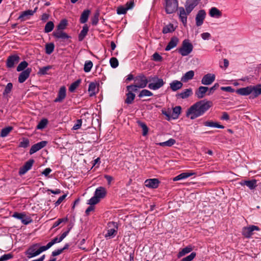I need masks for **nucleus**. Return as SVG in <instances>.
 Listing matches in <instances>:
<instances>
[{"mask_svg": "<svg viewBox=\"0 0 261 261\" xmlns=\"http://www.w3.org/2000/svg\"><path fill=\"white\" fill-rule=\"evenodd\" d=\"M213 106L211 101L202 100L191 106L186 111V116L193 120L203 115Z\"/></svg>", "mask_w": 261, "mask_h": 261, "instance_id": "nucleus-1", "label": "nucleus"}, {"mask_svg": "<svg viewBox=\"0 0 261 261\" xmlns=\"http://www.w3.org/2000/svg\"><path fill=\"white\" fill-rule=\"evenodd\" d=\"M148 87L150 90H157L162 87L165 84L163 79L158 76H150L148 77Z\"/></svg>", "mask_w": 261, "mask_h": 261, "instance_id": "nucleus-2", "label": "nucleus"}, {"mask_svg": "<svg viewBox=\"0 0 261 261\" xmlns=\"http://www.w3.org/2000/svg\"><path fill=\"white\" fill-rule=\"evenodd\" d=\"M118 224L114 222H109L107 224V232L104 234L107 240L114 238L118 232Z\"/></svg>", "mask_w": 261, "mask_h": 261, "instance_id": "nucleus-3", "label": "nucleus"}, {"mask_svg": "<svg viewBox=\"0 0 261 261\" xmlns=\"http://www.w3.org/2000/svg\"><path fill=\"white\" fill-rule=\"evenodd\" d=\"M193 46L188 39H185L180 48L177 49L178 52L182 56L189 55L193 50Z\"/></svg>", "mask_w": 261, "mask_h": 261, "instance_id": "nucleus-4", "label": "nucleus"}, {"mask_svg": "<svg viewBox=\"0 0 261 261\" xmlns=\"http://www.w3.org/2000/svg\"><path fill=\"white\" fill-rule=\"evenodd\" d=\"M177 7V0H166L165 11L167 14H172L175 12Z\"/></svg>", "mask_w": 261, "mask_h": 261, "instance_id": "nucleus-5", "label": "nucleus"}, {"mask_svg": "<svg viewBox=\"0 0 261 261\" xmlns=\"http://www.w3.org/2000/svg\"><path fill=\"white\" fill-rule=\"evenodd\" d=\"M39 243H35L30 246L28 249L25 251V254L27 256L28 258H31L39 255L38 252Z\"/></svg>", "mask_w": 261, "mask_h": 261, "instance_id": "nucleus-6", "label": "nucleus"}, {"mask_svg": "<svg viewBox=\"0 0 261 261\" xmlns=\"http://www.w3.org/2000/svg\"><path fill=\"white\" fill-rule=\"evenodd\" d=\"M134 83L139 88H144L146 87L148 83V77L147 78L143 74L138 75L134 79Z\"/></svg>", "mask_w": 261, "mask_h": 261, "instance_id": "nucleus-7", "label": "nucleus"}, {"mask_svg": "<svg viewBox=\"0 0 261 261\" xmlns=\"http://www.w3.org/2000/svg\"><path fill=\"white\" fill-rule=\"evenodd\" d=\"M191 12H189L183 7H179L178 9V14L180 21L184 26H186L187 22V16Z\"/></svg>", "mask_w": 261, "mask_h": 261, "instance_id": "nucleus-8", "label": "nucleus"}, {"mask_svg": "<svg viewBox=\"0 0 261 261\" xmlns=\"http://www.w3.org/2000/svg\"><path fill=\"white\" fill-rule=\"evenodd\" d=\"M259 230V228L258 226L251 225L249 227H244L242 230V234L245 238H249L253 234V231Z\"/></svg>", "mask_w": 261, "mask_h": 261, "instance_id": "nucleus-9", "label": "nucleus"}, {"mask_svg": "<svg viewBox=\"0 0 261 261\" xmlns=\"http://www.w3.org/2000/svg\"><path fill=\"white\" fill-rule=\"evenodd\" d=\"M37 9L38 7H36L33 10H28L22 12L19 16L18 19L20 20L21 21H23L28 19L29 18L30 16H33L34 13L36 12Z\"/></svg>", "mask_w": 261, "mask_h": 261, "instance_id": "nucleus-10", "label": "nucleus"}, {"mask_svg": "<svg viewBox=\"0 0 261 261\" xmlns=\"http://www.w3.org/2000/svg\"><path fill=\"white\" fill-rule=\"evenodd\" d=\"M134 5V2L132 1L127 2L125 6L118 7L117 9V13L119 15L125 14L127 12V10L133 8Z\"/></svg>", "mask_w": 261, "mask_h": 261, "instance_id": "nucleus-11", "label": "nucleus"}, {"mask_svg": "<svg viewBox=\"0 0 261 261\" xmlns=\"http://www.w3.org/2000/svg\"><path fill=\"white\" fill-rule=\"evenodd\" d=\"M215 80V75L212 73H207L204 75L201 79V84L204 85H210Z\"/></svg>", "mask_w": 261, "mask_h": 261, "instance_id": "nucleus-12", "label": "nucleus"}, {"mask_svg": "<svg viewBox=\"0 0 261 261\" xmlns=\"http://www.w3.org/2000/svg\"><path fill=\"white\" fill-rule=\"evenodd\" d=\"M20 60V58L16 55L9 56L7 60V66L8 68H12L17 64Z\"/></svg>", "mask_w": 261, "mask_h": 261, "instance_id": "nucleus-13", "label": "nucleus"}, {"mask_svg": "<svg viewBox=\"0 0 261 261\" xmlns=\"http://www.w3.org/2000/svg\"><path fill=\"white\" fill-rule=\"evenodd\" d=\"M34 163V160L30 159L28 160L24 165L19 169V175L24 174L28 171L30 170Z\"/></svg>", "mask_w": 261, "mask_h": 261, "instance_id": "nucleus-14", "label": "nucleus"}, {"mask_svg": "<svg viewBox=\"0 0 261 261\" xmlns=\"http://www.w3.org/2000/svg\"><path fill=\"white\" fill-rule=\"evenodd\" d=\"M47 144V142L42 141L33 145L30 149V154H33L38 150H40Z\"/></svg>", "mask_w": 261, "mask_h": 261, "instance_id": "nucleus-15", "label": "nucleus"}, {"mask_svg": "<svg viewBox=\"0 0 261 261\" xmlns=\"http://www.w3.org/2000/svg\"><path fill=\"white\" fill-rule=\"evenodd\" d=\"M66 96V89L65 87H61L58 92V96L54 100L55 102H61L65 99Z\"/></svg>", "mask_w": 261, "mask_h": 261, "instance_id": "nucleus-16", "label": "nucleus"}, {"mask_svg": "<svg viewBox=\"0 0 261 261\" xmlns=\"http://www.w3.org/2000/svg\"><path fill=\"white\" fill-rule=\"evenodd\" d=\"M205 16L206 13L204 10H200L198 12L195 18L197 26L199 27L202 24Z\"/></svg>", "mask_w": 261, "mask_h": 261, "instance_id": "nucleus-17", "label": "nucleus"}, {"mask_svg": "<svg viewBox=\"0 0 261 261\" xmlns=\"http://www.w3.org/2000/svg\"><path fill=\"white\" fill-rule=\"evenodd\" d=\"M32 71V69L28 68L22 71L18 76V82L20 83H23L29 77Z\"/></svg>", "mask_w": 261, "mask_h": 261, "instance_id": "nucleus-18", "label": "nucleus"}, {"mask_svg": "<svg viewBox=\"0 0 261 261\" xmlns=\"http://www.w3.org/2000/svg\"><path fill=\"white\" fill-rule=\"evenodd\" d=\"M160 183L159 180L157 178H151L146 179L145 181V186L147 187L155 189L158 187Z\"/></svg>", "mask_w": 261, "mask_h": 261, "instance_id": "nucleus-19", "label": "nucleus"}, {"mask_svg": "<svg viewBox=\"0 0 261 261\" xmlns=\"http://www.w3.org/2000/svg\"><path fill=\"white\" fill-rule=\"evenodd\" d=\"M200 0H187L185 8L188 11L192 12L194 8L198 5Z\"/></svg>", "mask_w": 261, "mask_h": 261, "instance_id": "nucleus-20", "label": "nucleus"}, {"mask_svg": "<svg viewBox=\"0 0 261 261\" xmlns=\"http://www.w3.org/2000/svg\"><path fill=\"white\" fill-rule=\"evenodd\" d=\"M252 93L250 97L252 98H256L261 95V84H258L256 86H251Z\"/></svg>", "mask_w": 261, "mask_h": 261, "instance_id": "nucleus-21", "label": "nucleus"}, {"mask_svg": "<svg viewBox=\"0 0 261 261\" xmlns=\"http://www.w3.org/2000/svg\"><path fill=\"white\" fill-rule=\"evenodd\" d=\"M107 194V190L103 187H98L94 192V195L99 199L103 198Z\"/></svg>", "mask_w": 261, "mask_h": 261, "instance_id": "nucleus-22", "label": "nucleus"}, {"mask_svg": "<svg viewBox=\"0 0 261 261\" xmlns=\"http://www.w3.org/2000/svg\"><path fill=\"white\" fill-rule=\"evenodd\" d=\"M208 88L207 87L200 86L195 92V96L198 98H202L204 97Z\"/></svg>", "mask_w": 261, "mask_h": 261, "instance_id": "nucleus-23", "label": "nucleus"}, {"mask_svg": "<svg viewBox=\"0 0 261 261\" xmlns=\"http://www.w3.org/2000/svg\"><path fill=\"white\" fill-rule=\"evenodd\" d=\"M54 36L62 40H65L70 38V36L62 31H56L53 33Z\"/></svg>", "mask_w": 261, "mask_h": 261, "instance_id": "nucleus-24", "label": "nucleus"}, {"mask_svg": "<svg viewBox=\"0 0 261 261\" xmlns=\"http://www.w3.org/2000/svg\"><path fill=\"white\" fill-rule=\"evenodd\" d=\"M236 93L241 95H248L252 93L251 86L240 88L236 91Z\"/></svg>", "mask_w": 261, "mask_h": 261, "instance_id": "nucleus-25", "label": "nucleus"}, {"mask_svg": "<svg viewBox=\"0 0 261 261\" xmlns=\"http://www.w3.org/2000/svg\"><path fill=\"white\" fill-rule=\"evenodd\" d=\"M178 41H179L177 37H172L171 38L169 42L168 43V45L166 46V47L165 48V50L169 51V50H171V49L173 48L174 47H175V46H176V45L178 44Z\"/></svg>", "mask_w": 261, "mask_h": 261, "instance_id": "nucleus-26", "label": "nucleus"}, {"mask_svg": "<svg viewBox=\"0 0 261 261\" xmlns=\"http://www.w3.org/2000/svg\"><path fill=\"white\" fill-rule=\"evenodd\" d=\"M195 173L193 172H183L180 173V174L178 175L177 176L174 177L173 178V181H177L180 180L182 179H186L190 176H191L193 175H194Z\"/></svg>", "mask_w": 261, "mask_h": 261, "instance_id": "nucleus-27", "label": "nucleus"}, {"mask_svg": "<svg viewBox=\"0 0 261 261\" xmlns=\"http://www.w3.org/2000/svg\"><path fill=\"white\" fill-rule=\"evenodd\" d=\"M193 94V91L191 88L186 89L184 90L181 93L176 95L177 97H179L182 99H185Z\"/></svg>", "mask_w": 261, "mask_h": 261, "instance_id": "nucleus-28", "label": "nucleus"}, {"mask_svg": "<svg viewBox=\"0 0 261 261\" xmlns=\"http://www.w3.org/2000/svg\"><path fill=\"white\" fill-rule=\"evenodd\" d=\"M182 86V83L177 80H174L170 83V87L173 91H176L181 89Z\"/></svg>", "mask_w": 261, "mask_h": 261, "instance_id": "nucleus-29", "label": "nucleus"}, {"mask_svg": "<svg viewBox=\"0 0 261 261\" xmlns=\"http://www.w3.org/2000/svg\"><path fill=\"white\" fill-rule=\"evenodd\" d=\"M242 186H246L250 190H253L257 186L256 180L255 179L250 180H244L240 183Z\"/></svg>", "mask_w": 261, "mask_h": 261, "instance_id": "nucleus-30", "label": "nucleus"}, {"mask_svg": "<svg viewBox=\"0 0 261 261\" xmlns=\"http://www.w3.org/2000/svg\"><path fill=\"white\" fill-rule=\"evenodd\" d=\"M209 15L212 17L220 18L222 16V12L217 8L212 7L209 11Z\"/></svg>", "mask_w": 261, "mask_h": 261, "instance_id": "nucleus-31", "label": "nucleus"}, {"mask_svg": "<svg viewBox=\"0 0 261 261\" xmlns=\"http://www.w3.org/2000/svg\"><path fill=\"white\" fill-rule=\"evenodd\" d=\"M194 75V72L193 70H190L187 72L181 78V81L183 82H187L192 80Z\"/></svg>", "mask_w": 261, "mask_h": 261, "instance_id": "nucleus-32", "label": "nucleus"}, {"mask_svg": "<svg viewBox=\"0 0 261 261\" xmlns=\"http://www.w3.org/2000/svg\"><path fill=\"white\" fill-rule=\"evenodd\" d=\"M193 250V248L191 246L189 245L184 248H182L178 253L177 257L180 258L182 256L185 255L186 254L190 253Z\"/></svg>", "mask_w": 261, "mask_h": 261, "instance_id": "nucleus-33", "label": "nucleus"}, {"mask_svg": "<svg viewBox=\"0 0 261 261\" xmlns=\"http://www.w3.org/2000/svg\"><path fill=\"white\" fill-rule=\"evenodd\" d=\"M90 13V11L88 9L83 12L80 19L81 23H85L87 21Z\"/></svg>", "mask_w": 261, "mask_h": 261, "instance_id": "nucleus-34", "label": "nucleus"}, {"mask_svg": "<svg viewBox=\"0 0 261 261\" xmlns=\"http://www.w3.org/2000/svg\"><path fill=\"white\" fill-rule=\"evenodd\" d=\"M175 143H176V141L175 139L170 138L168 140H167L165 142H160V143H157L156 144L159 146H162V147H165V146L171 147L174 144H175Z\"/></svg>", "mask_w": 261, "mask_h": 261, "instance_id": "nucleus-35", "label": "nucleus"}, {"mask_svg": "<svg viewBox=\"0 0 261 261\" xmlns=\"http://www.w3.org/2000/svg\"><path fill=\"white\" fill-rule=\"evenodd\" d=\"M181 108L180 106H176L173 108L172 113V119H177L181 113Z\"/></svg>", "mask_w": 261, "mask_h": 261, "instance_id": "nucleus-36", "label": "nucleus"}, {"mask_svg": "<svg viewBox=\"0 0 261 261\" xmlns=\"http://www.w3.org/2000/svg\"><path fill=\"white\" fill-rule=\"evenodd\" d=\"M88 31V28L87 25H85L83 27V29L82 31H81L79 35V41H82L86 35L87 34Z\"/></svg>", "mask_w": 261, "mask_h": 261, "instance_id": "nucleus-37", "label": "nucleus"}, {"mask_svg": "<svg viewBox=\"0 0 261 261\" xmlns=\"http://www.w3.org/2000/svg\"><path fill=\"white\" fill-rule=\"evenodd\" d=\"M204 125L206 126L216 127L218 128H224V126L220 125L217 122L213 121H206L204 123Z\"/></svg>", "mask_w": 261, "mask_h": 261, "instance_id": "nucleus-38", "label": "nucleus"}, {"mask_svg": "<svg viewBox=\"0 0 261 261\" xmlns=\"http://www.w3.org/2000/svg\"><path fill=\"white\" fill-rule=\"evenodd\" d=\"M68 24V21L66 19H63L60 21L57 26L56 31H62L66 29Z\"/></svg>", "mask_w": 261, "mask_h": 261, "instance_id": "nucleus-39", "label": "nucleus"}, {"mask_svg": "<svg viewBox=\"0 0 261 261\" xmlns=\"http://www.w3.org/2000/svg\"><path fill=\"white\" fill-rule=\"evenodd\" d=\"M135 97V94L132 92H128L126 94V98L125 100V102L127 104H131Z\"/></svg>", "mask_w": 261, "mask_h": 261, "instance_id": "nucleus-40", "label": "nucleus"}, {"mask_svg": "<svg viewBox=\"0 0 261 261\" xmlns=\"http://www.w3.org/2000/svg\"><path fill=\"white\" fill-rule=\"evenodd\" d=\"M13 127L8 126L3 128L1 130V136L2 137H5L8 135V134L12 130Z\"/></svg>", "mask_w": 261, "mask_h": 261, "instance_id": "nucleus-41", "label": "nucleus"}, {"mask_svg": "<svg viewBox=\"0 0 261 261\" xmlns=\"http://www.w3.org/2000/svg\"><path fill=\"white\" fill-rule=\"evenodd\" d=\"M54 28V24L53 21H48L45 25L44 32L48 33L51 32Z\"/></svg>", "mask_w": 261, "mask_h": 261, "instance_id": "nucleus-42", "label": "nucleus"}, {"mask_svg": "<svg viewBox=\"0 0 261 261\" xmlns=\"http://www.w3.org/2000/svg\"><path fill=\"white\" fill-rule=\"evenodd\" d=\"M55 48V45L53 43H47L45 45V53L47 55L51 54Z\"/></svg>", "mask_w": 261, "mask_h": 261, "instance_id": "nucleus-43", "label": "nucleus"}, {"mask_svg": "<svg viewBox=\"0 0 261 261\" xmlns=\"http://www.w3.org/2000/svg\"><path fill=\"white\" fill-rule=\"evenodd\" d=\"M174 31V27L172 24H169L165 26L162 30V32L164 34H167L168 33L172 32Z\"/></svg>", "mask_w": 261, "mask_h": 261, "instance_id": "nucleus-44", "label": "nucleus"}, {"mask_svg": "<svg viewBox=\"0 0 261 261\" xmlns=\"http://www.w3.org/2000/svg\"><path fill=\"white\" fill-rule=\"evenodd\" d=\"M152 95L153 93L151 91L147 89H143L140 91L138 96L141 98L145 96H151Z\"/></svg>", "mask_w": 261, "mask_h": 261, "instance_id": "nucleus-45", "label": "nucleus"}, {"mask_svg": "<svg viewBox=\"0 0 261 261\" xmlns=\"http://www.w3.org/2000/svg\"><path fill=\"white\" fill-rule=\"evenodd\" d=\"M52 68L51 66L48 65L46 66L40 68L38 72V74L40 75H45L48 74L47 71Z\"/></svg>", "mask_w": 261, "mask_h": 261, "instance_id": "nucleus-46", "label": "nucleus"}, {"mask_svg": "<svg viewBox=\"0 0 261 261\" xmlns=\"http://www.w3.org/2000/svg\"><path fill=\"white\" fill-rule=\"evenodd\" d=\"M96 85L94 83H91L89 85L88 91L90 96L95 95Z\"/></svg>", "mask_w": 261, "mask_h": 261, "instance_id": "nucleus-47", "label": "nucleus"}, {"mask_svg": "<svg viewBox=\"0 0 261 261\" xmlns=\"http://www.w3.org/2000/svg\"><path fill=\"white\" fill-rule=\"evenodd\" d=\"M93 66V63L91 61H86L84 64V70L85 72H89L90 71Z\"/></svg>", "mask_w": 261, "mask_h": 261, "instance_id": "nucleus-48", "label": "nucleus"}, {"mask_svg": "<svg viewBox=\"0 0 261 261\" xmlns=\"http://www.w3.org/2000/svg\"><path fill=\"white\" fill-rule=\"evenodd\" d=\"M138 124L139 125V126L142 128V130H143L142 135L144 136H146L148 134V127L147 126L146 124L144 123V122H142L141 121H138Z\"/></svg>", "mask_w": 261, "mask_h": 261, "instance_id": "nucleus-49", "label": "nucleus"}, {"mask_svg": "<svg viewBox=\"0 0 261 261\" xmlns=\"http://www.w3.org/2000/svg\"><path fill=\"white\" fill-rule=\"evenodd\" d=\"M48 123V120L47 119H42L38 123L37 126V128L38 129H42L46 126Z\"/></svg>", "mask_w": 261, "mask_h": 261, "instance_id": "nucleus-50", "label": "nucleus"}, {"mask_svg": "<svg viewBox=\"0 0 261 261\" xmlns=\"http://www.w3.org/2000/svg\"><path fill=\"white\" fill-rule=\"evenodd\" d=\"M81 82V80L79 79L72 83L69 88V90L71 92H73L78 87Z\"/></svg>", "mask_w": 261, "mask_h": 261, "instance_id": "nucleus-51", "label": "nucleus"}, {"mask_svg": "<svg viewBox=\"0 0 261 261\" xmlns=\"http://www.w3.org/2000/svg\"><path fill=\"white\" fill-rule=\"evenodd\" d=\"M28 66V63L25 61H23L19 64L17 67V71H23Z\"/></svg>", "mask_w": 261, "mask_h": 261, "instance_id": "nucleus-52", "label": "nucleus"}, {"mask_svg": "<svg viewBox=\"0 0 261 261\" xmlns=\"http://www.w3.org/2000/svg\"><path fill=\"white\" fill-rule=\"evenodd\" d=\"M13 87V85L11 83H9L6 85L5 89L3 92V96H6L11 91Z\"/></svg>", "mask_w": 261, "mask_h": 261, "instance_id": "nucleus-53", "label": "nucleus"}, {"mask_svg": "<svg viewBox=\"0 0 261 261\" xmlns=\"http://www.w3.org/2000/svg\"><path fill=\"white\" fill-rule=\"evenodd\" d=\"M30 141L28 139L23 138L22 140L19 143V147L27 148L29 146Z\"/></svg>", "mask_w": 261, "mask_h": 261, "instance_id": "nucleus-54", "label": "nucleus"}, {"mask_svg": "<svg viewBox=\"0 0 261 261\" xmlns=\"http://www.w3.org/2000/svg\"><path fill=\"white\" fill-rule=\"evenodd\" d=\"M99 13L98 11L96 12L93 17L92 18V24L94 25H96L99 20Z\"/></svg>", "mask_w": 261, "mask_h": 261, "instance_id": "nucleus-55", "label": "nucleus"}, {"mask_svg": "<svg viewBox=\"0 0 261 261\" xmlns=\"http://www.w3.org/2000/svg\"><path fill=\"white\" fill-rule=\"evenodd\" d=\"M100 200L94 195L89 200L88 204L91 205H95L99 202Z\"/></svg>", "mask_w": 261, "mask_h": 261, "instance_id": "nucleus-56", "label": "nucleus"}, {"mask_svg": "<svg viewBox=\"0 0 261 261\" xmlns=\"http://www.w3.org/2000/svg\"><path fill=\"white\" fill-rule=\"evenodd\" d=\"M12 217L16 219L21 220V222H22L23 219L24 218V217H25V214L24 213H19L17 212H15L12 215Z\"/></svg>", "mask_w": 261, "mask_h": 261, "instance_id": "nucleus-57", "label": "nucleus"}, {"mask_svg": "<svg viewBox=\"0 0 261 261\" xmlns=\"http://www.w3.org/2000/svg\"><path fill=\"white\" fill-rule=\"evenodd\" d=\"M110 63L111 67L113 68H115L118 67L119 63L118 60L114 57L111 58L110 60Z\"/></svg>", "mask_w": 261, "mask_h": 261, "instance_id": "nucleus-58", "label": "nucleus"}, {"mask_svg": "<svg viewBox=\"0 0 261 261\" xmlns=\"http://www.w3.org/2000/svg\"><path fill=\"white\" fill-rule=\"evenodd\" d=\"M196 255V253L193 252L189 255L183 258L181 261H191L195 257Z\"/></svg>", "mask_w": 261, "mask_h": 261, "instance_id": "nucleus-59", "label": "nucleus"}, {"mask_svg": "<svg viewBox=\"0 0 261 261\" xmlns=\"http://www.w3.org/2000/svg\"><path fill=\"white\" fill-rule=\"evenodd\" d=\"M219 84L215 83L213 85V86H212L210 88H208V90L207 91H208L207 95H210L212 94H213L215 92V91L216 90L219 88Z\"/></svg>", "mask_w": 261, "mask_h": 261, "instance_id": "nucleus-60", "label": "nucleus"}, {"mask_svg": "<svg viewBox=\"0 0 261 261\" xmlns=\"http://www.w3.org/2000/svg\"><path fill=\"white\" fill-rule=\"evenodd\" d=\"M127 90L128 92H136L138 90V87L135 84L134 85H131L127 86Z\"/></svg>", "mask_w": 261, "mask_h": 261, "instance_id": "nucleus-61", "label": "nucleus"}, {"mask_svg": "<svg viewBox=\"0 0 261 261\" xmlns=\"http://www.w3.org/2000/svg\"><path fill=\"white\" fill-rule=\"evenodd\" d=\"M12 257L13 255L11 253L5 254L0 257V261H6Z\"/></svg>", "mask_w": 261, "mask_h": 261, "instance_id": "nucleus-62", "label": "nucleus"}, {"mask_svg": "<svg viewBox=\"0 0 261 261\" xmlns=\"http://www.w3.org/2000/svg\"><path fill=\"white\" fill-rule=\"evenodd\" d=\"M162 114L167 117V120L169 121L171 119H172V114L171 111L169 110L166 111L163 110L162 111Z\"/></svg>", "mask_w": 261, "mask_h": 261, "instance_id": "nucleus-63", "label": "nucleus"}, {"mask_svg": "<svg viewBox=\"0 0 261 261\" xmlns=\"http://www.w3.org/2000/svg\"><path fill=\"white\" fill-rule=\"evenodd\" d=\"M32 221H33V220L31 219V218L27 216L25 214V217H24V218L23 219L22 223L24 225H28V224L31 223V222H32Z\"/></svg>", "mask_w": 261, "mask_h": 261, "instance_id": "nucleus-64", "label": "nucleus"}]
</instances>
